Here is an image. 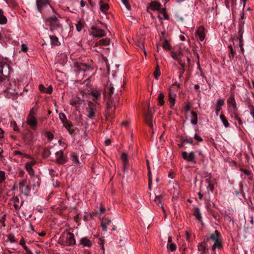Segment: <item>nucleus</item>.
<instances>
[{
	"instance_id": "58836bf2",
	"label": "nucleus",
	"mask_w": 254,
	"mask_h": 254,
	"mask_svg": "<svg viewBox=\"0 0 254 254\" xmlns=\"http://www.w3.org/2000/svg\"><path fill=\"white\" fill-rule=\"evenodd\" d=\"M164 96L163 93H159L158 97V101L160 105H163L164 104Z\"/></svg>"
},
{
	"instance_id": "f3484780",
	"label": "nucleus",
	"mask_w": 254,
	"mask_h": 254,
	"mask_svg": "<svg viewBox=\"0 0 254 254\" xmlns=\"http://www.w3.org/2000/svg\"><path fill=\"white\" fill-rule=\"evenodd\" d=\"M224 99H219L217 101L216 105V114L217 116L218 115L219 112L221 110L222 107L224 105Z\"/></svg>"
},
{
	"instance_id": "3c124183",
	"label": "nucleus",
	"mask_w": 254,
	"mask_h": 254,
	"mask_svg": "<svg viewBox=\"0 0 254 254\" xmlns=\"http://www.w3.org/2000/svg\"><path fill=\"white\" fill-rule=\"evenodd\" d=\"M50 154H51V152H50V150H45L44 151L43 155H44V157H48L50 155Z\"/></svg>"
},
{
	"instance_id": "f8f14e48",
	"label": "nucleus",
	"mask_w": 254,
	"mask_h": 254,
	"mask_svg": "<svg viewBox=\"0 0 254 254\" xmlns=\"http://www.w3.org/2000/svg\"><path fill=\"white\" fill-rule=\"evenodd\" d=\"M56 162L61 164H63L66 162V160L64 156L63 151L60 150L56 153Z\"/></svg>"
},
{
	"instance_id": "2f4dec72",
	"label": "nucleus",
	"mask_w": 254,
	"mask_h": 254,
	"mask_svg": "<svg viewBox=\"0 0 254 254\" xmlns=\"http://www.w3.org/2000/svg\"><path fill=\"white\" fill-rule=\"evenodd\" d=\"M222 244L220 240H218L217 241H214V244L212 246L213 251H215L216 249H220L222 247Z\"/></svg>"
},
{
	"instance_id": "39448f33",
	"label": "nucleus",
	"mask_w": 254,
	"mask_h": 254,
	"mask_svg": "<svg viewBox=\"0 0 254 254\" xmlns=\"http://www.w3.org/2000/svg\"><path fill=\"white\" fill-rule=\"evenodd\" d=\"M89 34L94 38H100L106 36V32L103 29L97 27L92 26Z\"/></svg>"
},
{
	"instance_id": "aec40b11",
	"label": "nucleus",
	"mask_w": 254,
	"mask_h": 254,
	"mask_svg": "<svg viewBox=\"0 0 254 254\" xmlns=\"http://www.w3.org/2000/svg\"><path fill=\"white\" fill-rule=\"evenodd\" d=\"M39 90L44 93L51 94L53 91V88L51 85L49 86L48 88H45L43 85L40 84L39 86Z\"/></svg>"
},
{
	"instance_id": "bb28decb",
	"label": "nucleus",
	"mask_w": 254,
	"mask_h": 254,
	"mask_svg": "<svg viewBox=\"0 0 254 254\" xmlns=\"http://www.w3.org/2000/svg\"><path fill=\"white\" fill-rule=\"evenodd\" d=\"M121 159L122 160L123 166H129L128 157L126 153H123L121 156Z\"/></svg>"
},
{
	"instance_id": "09e8293b",
	"label": "nucleus",
	"mask_w": 254,
	"mask_h": 254,
	"mask_svg": "<svg viewBox=\"0 0 254 254\" xmlns=\"http://www.w3.org/2000/svg\"><path fill=\"white\" fill-rule=\"evenodd\" d=\"M5 179V173L3 171H0V183L3 182Z\"/></svg>"
},
{
	"instance_id": "a211bd4d",
	"label": "nucleus",
	"mask_w": 254,
	"mask_h": 254,
	"mask_svg": "<svg viewBox=\"0 0 254 254\" xmlns=\"http://www.w3.org/2000/svg\"><path fill=\"white\" fill-rule=\"evenodd\" d=\"M227 103L229 107H232L234 110H236V104L234 95H231L230 97L228 99Z\"/></svg>"
},
{
	"instance_id": "c9c22d12",
	"label": "nucleus",
	"mask_w": 254,
	"mask_h": 254,
	"mask_svg": "<svg viewBox=\"0 0 254 254\" xmlns=\"http://www.w3.org/2000/svg\"><path fill=\"white\" fill-rule=\"evenodd\" d=\"M25 167L27 171L28 172L29 174L30 175H34V171L33 168H32V166H30V164H25Z\"/></svg>"
},
{
	"instance_id": "1a4fd4ad",
	"label": "nucleus",
	"mask_w": 254,
	"mask_h": 254,
	"mask_svg": "<svg viewBox=\"0 0 254 254\" xmlns=\"http://www.w3.org/2000/svg\"><path fill=\"white\" fill-rule=\"evenodd\" d=\"M150 8L153 10H160V13L164 15L165 19L168 18V16L167 15L164 8H161V4L157 1H152L150 3Z\"/></svg>"
},
{
	"instance_id": "f257e3e1",
	"label": "nucleus",
	"mask_w": 254,
	"mask_h": 254,
	"mask_svg": "<svg viewBox=\"0 0 254 254\" xmlns=\"http://www.w3.org/2000/svg\"><path fill=\"white\" fill-rule=\"evenodd\" d=\"M45 22L46 25L49 26L51 31H55L59 34H61L63 32V26L57 17L55 16L48 17L46 19Z\"/></svg>"
},
{
	"instance_id": "79ce46f5",
	"label": "nucleus",
	"mask_w": 254,
	"mask_h": 254,
	"mask_svg": "<svg viewBox=\"0 0 254 254\" xmlns=\"http://www.w3.org/2000/svg\"><path fill=\"white\" fill-rule=\"evenodd\" d=\"M98 43H99L100 44V43H101L103 45L107 46L110 44V40L109 38H106V39L101 40Z\"/></svg>"
},
{
	"instance_id": "13d9d810",
	"label": "nucleus",
	"mask_w": 254,
	"mask_h": 254,
	"mask_svg": "<svg viewBox=\"0 0 254 254\" xmlns=\"http://www.w3.org/2000/svg\"><path fill=\"white\" fill-rule=\"evenodd\" d=\"M101 226L105 232L107 231V225L105 223H102Z\"/></svg>"
},
{
	"instance_id": "6e6552de",
	"label": "nucleus",
	"mask_w": 254,
	"mask_h": 254,
	"mask_svg": "<svg viewBox=\"0 0 254 254\" xmlns=\"http://www.w3.org/2000/svg\"><path fill=\"white\" fill-rule=\"evenodd\" d=\"M9 73L8 64L0 63V81L4 79Z\"/></svg>"
},
{
	"instance_id": "8fccbe9b",
	"label": "nucleus",
	"mask_w": 254,
	"mask_h": 254,
	"mask_svg": "<svg viewBox=\"0 0 254 254\" xmlns=\"http://www.w3.org/2000/svg\"><path fill=\"white\" fill-rule=\"evenodd\" d=\"M28 50V47L25 44H22L21 45V51L23 52H26Z\"/></svg>"
},
{
	"instance_id": "4468645a",
	"label": "nucleus",
	"mask_w": 254,
	"mask_h": 254,
	"mask_svg": "<svg viewBox=\"0 0 254 254\" xmlns=\"http://www.w3.org/2000/svg\"><path fill=\"white\" fill-rule=\"evenodd\" d=\"M79 244L82 245L83 247L90 248L92 245V241L88 239L86 237H82L79 240Z\"/></svg>"
},
{
	"instance_id": "9d476101",
	"label": "nucleus",
	"mask_w": 254,
	"mask_h": 254,
	"mask_svg": "<svg viewBox=\"0 0 254 254\" xmlns=\"http://www.w3.org/2000/svg\"><path fill=\"white\" fill-rule=\"evenodd\" d=\"M207 242L204 240L201 243L198 244L197 250L200 252L199 254H209L208 248L206 245Z\"/></svg>"
},
{
	"instance_id": "49530a36",
	"label": "nucleus",
	"mask_w": 254,
	"mask_h": 254,
	"mask_svg": "<svg viewBox=\"0 0 254 254\" xmlns=\"http://www.w3.org/2000/svg\"><path fill=\"white\" fill-rule=\"evenodd\" d=\"M10 126L12 127H13L14 131H17L18 130V127H17L15 122L11 121L10 122Z\"/></svg>"
},
{
	"instance_id": "bf43d9fd",
	"label": "nucleus",
	"mask_w": 254,
	"mask_h": 254,
	"mask_svg": "<svg viewBox=\"0 0 254 254\" xmlns=\"http://www.w3.org/2000/svg\"><path fill=\"white\" fill-rule=\"evenodd\" d=\"M177 61H178L179 64H180L182 67H184L185 66V63H184V62H183V61H182L181 59H178L177 60Z\"/></svg>"
},
{
	"instance_id": "ea45409f",
	"label": "nucleus",
	"mask_w": 254,
	"mask_h": 254,
	"mask_svg": "<svg viewBox=\"0 0 254 254\" xmlns=\"http://www.w3.org/2000/svg\"><path fill=\"white\" fill-rule=\"evenodd\" d=\"M100 45V43L97 42L94 47L92 48V50L94 51H95L96 52H98L99 53L102 52V49L101 48H97L98 46Z\"/></svg>"
},
{
	"instance_id": "0eeeda50",
	"label": "nucleus",
	"mask_w": 254,
	"mask_h": 254,
	"mask_svg": "<svg viewBox=\"0 0 254 254\" xmlns=\"http://www.w3.org/2000/svg\"><path fill=\"white\" fill-rule=\"evenodd\" d=\"M144 119L145 123L148 126L150 127L152 129V132L153 133V114L152 113L150 109V106L148 105V111L146 113H144Z\"/></svg>"
},
{
	"instance_id": "e433bc0d",
	"label": "nucleus",
	"mask_w": 254,
	"mask_h": 254,
	"mask_svg": "<svg viewBox=\"0 0 254 254\" xmlns=\"http://www.w3.org/2000/svg\"><path fill=\"white\" fill-rule=\"evenodd\" d=\"M206 183H207L208 184V185L207 187V190L208 192H209L210 191L212 192L214 190L213 185L210 183V180L208 179H207L206 180Z\"/></svg>"
},
{
	"instance_id": "ddd939ff",
	"label": "nucleus",
	"mask_w": 254,
	"mask_h": 254,
	"mask_svg": "<svg viewBox=\"0 0 254 254\" xmlns=\"http://www.w3.org/2000/svg\"><path fill=\"white\" fill-rule=\"evenodd\" d=\"M96 110L93 107L91 103H89L88 107L87 109V116L90 119H92L95 116Z\"/></svg>"
},
{
	"instance_id": "c756f323",
	"label": "nucleus",
	"mask_w": 254,
	"mask_h": 254,
	"mask_svg": "<svg viewBox=\"0 0 254 254\" xmlns=\"http://www.w3.org/2000/svg\"><path fill=\"white\" fill-rule=\"evenodd\" d=\"M194 215L195 216V217L196 218V219L199 221L201 222V224H202V217H201V214H200V212L199 209L198 208H195Z\"/></svg>"
},
{
	"instance_id": "5701e85b",
	"label": "nucleus",
	"mask_w": 254,
	"mask_h": 254,
	"mask_svg": "<svg viewBox=\"0 0 254 254\" xmlns=\"http://www.w3.org/2000/svg\"><path fill=\"white\" fill-rule=\"evenodd\" d=\"M12 201L13 202V205L16 209H19L23 204V201L21 202L20 204H19V199L17 196L13 198Z\"/></svg>"
},
{
	"instance_id": "cd10ccee",
	"label": "nucleus",
	"mask_w": 254,
	"mask_h": 254,
	"mask_svg": "<svg viewBox=\"0 0 254 254\" xmlns=\"http://www.w3.org/2000/svg\"><path fill=\"white\" fill-rule=\"evenodd\" d=\"M72 161L76 165H80V163L78 160V156L75 153H72L70 155Z\"/></svg>"
},
{
	"instance_id": "393cba45",
	"label": "nucleus",
	"mask_w": 254,
	"mask_h": 254,
	"mask_svg": "<svg viewBox=\"0 0 254 254\" xmlns=\"http://www.w3.org/2000/svg\"><path fill=\"white\" fill-rule=\"evenodd\" d=\"M190 118V122L191 124L195 125L197 124V116L195 112H192L191 113Z\"/></svg>"
},
{
	"instance_id": "412c9836",
	"label": "nucleus",
	"mask_w": 254,
	"mask_h": 254,
	"mask_svg": "<svg viewBox=\"0 0 254 254\" xmlns=\"http://www.w3.org/2000/svg\"><path fill=\"white\" fill-rule=\"evenodd\" d=\"M219 239V233L218 231L216 230L214 233L211 235L210 238H207L205 241L207 242L209 240H212L213 241H216Z\"/></svg>"
},
{
	"instance_id": "6ab92c4d",
	"label": "nucleus",
	"mask_w": 254,
	"mask_h": 254,
	"mask_svg": "<svg viewBox=\"0 0 254 254\" xmlns=\"http://www.w3.org/2000/svg\"><path fill=\"white\" fill-rule=\"evenodd\" d=\"M49 2L47 0H37L36 4L38 9L40 11L41 8L47 5Z\"/></svg>"
},
{
	"instance_id": "423d86ee",
	"label": "nucleus",
	"mask_w": 254,
	"mask_h": 254,
	"mask_svg": "<svg viewBox=\"0 0 254 254\" xmlns=\"http://www.w3.org/2000/svg\"><path fill=\"white\" fill-rule=\"evenodd\" d=\"M62 241L66 246H72L75 244L74 235L71 233H67L64 234Z\"/></svg>"
},
{
	"instance_id": "c85d7f7f",
	"label": "nucleus",
	"mask_w": 254,
	"mask_h": 254,
	"mask_svg": "<svg viewBox=\"0 0 254 254\" xmlns=\"http://www.w3.org/2000/svg\"><path fill=\"white\" fill-rule=\"evenodd\" d=\"M7 18L3 15V10L0 9V24L3 25L7 23Z\"/></svg>"
},
{
	"instance_id": "a19ab883",
	"label": "nucleus",
	"mask_w": 254,
	"mask_h": 254,
	"mask_svg": "<svg viewBox=\"0 0 254 254\" xmlns=\"http://www.w3.org/2000/svg\"><path fill=\"white\" fill-rule=\"evenodd\" d=\"M153 74H154V76L155 78L156 79H157L158 77L160 75V70H159V66L158 65L156 67V69H155V71L154 72Z\"/></svg>"
},
{
	"instance_id": "4d7b16f0",
	"label": "nucleus",
	"mask_w": 254,
	"mask_h": 254,
	"mask_svg": "<svg viewBox=\"0 0 254 254\" xmlns=\"http://www.w3.org/2000/svg\"><path fill=\"white\" fill-rule=\"evenodd\" d=\"M194 138L196 140H198V141H202V138L200 136L197 135L196 134L194 135Z\"/></svg>"
},
{
	"instance_id": "72a5a7b5",
	"label": "nucleus",
	"mask_w": 254,
	"mask_h": 254,
	"mask_svg": "<svg viewBox=\"0 0 254 254\" xmlns=\"http://www.w3.org/2000/svg\"><path fill=\"white\" fill-rule=\"evenodd\" d=\"M100 7L101 10L103 12L105 13L108 10L109 5L107 3H102L101 1Z\"/></svg>"
},
{
	"instance_id": "7c9ffc66",
	"label": "nucleus",
	"mask_w": 254,
	"mask_h": 254,
	"mask_svg": "<svg viewBox=\"0 0 254 254\" xmlns=\"http://www.w3.org/2000/svg\"><path fill=\"white\" fill-rule=\"evenodd\" d=\"M51 44L52 45L58 46L59 44L58 38L55 36H50Z\"/></svg>"
},
{
	"instance_id": "473e14b6",
	"label": "nucleus",
	"mask_w": 254,
	"mask_h": 254,
	"mask_svg": "<svg viewBox=\"0 0 254 254\" xmlns=\"http://www.w3.org/2000/svg\"><path fill=\"white\" fill-rule=\"evenodd\" d=\"M91 94L94 98V100H98L101 97V93L98 90L92 91Z\"/></svg>"
},
{
	"instance_id": "774afa93",
	"label": "nucleus",
	"mask_w": 254,
	"mask_h": 254,
	"mask_svg": "<svg viewBox=\"0 0 254 254\" xmlns=\"http://www.w3.org/2000/svg\"><path fill=\"white\" fill-rule=\"evenodd\" d=\"M186 239L188 241H189L190 238V235L189 234L188 232H187V231L186 232Z\"/></svg>"
},
{
	"instance_id": "603ef678",
	"label": "nucleus",
	"mask_w": 254,
	"mask_h": 254,
	"mask_svg": "<svg viewBox=\"0 0 254 254\" xmlns=\"http://www.w3.org/2000/svg\"><path fill=\"white\" fill-rule=\"evenodd\" d=\"M148 180H152V178H151L152 175H151L150 166H148Z\"/></svg>"
},
{
	"instance_id": "052dcab7",
	"label": "nucleus",
	"mask_w": 254,
	"mask_h": 254,
	"mask_svg": "<svg viewBox=\"0 0 254 254\" xmlns=\"http://www.w3.org/2000/svg\"><path fill=\"white\" fill-rule=\"evenodd\" d=\"M23 248L24 249L27 254H32V253L29 250V249L26 246H23Z\"/></svg>"
},
{
	"instance_id": "c03bdc74",
	"label": "nucleus",
	"mask_w": 254,
	"mask_h": 254,
	"mask_svg": "<svg viewBox=\"0 0 254 254\" xmlns=\"http://www.w3.org/2000/svg\"><path fill=\"white\" fill-rule=\"evenodd\" d=\"M59 118L62 123H64V122H65L67 120L66 116L63 113L59 114Z\"/></svg>"
},
{
	"instance_id": "5fc2aeb1",
	"label": "nucleus",
	"mask_w": 254,
	"mask_h": 254,
	"mask_svg": "<svg viewBox=\"0 0 254 254\" xmlns=\"http://www.w3.org/2000/svg\"><path fill=\"white\" fill-rule=\"evenodd\" d=\"M107 225H109L111 223V220L108 218L104 219V222Z\"/></svg>"
},
{
	"instance_id": "4c0bfd02",
	"label": "nucleus",
	"mask_w": 254,
	"mask_h": 254,
	"mask_svg": "<svg viewBox=\"0 0 254 254\" xmlns=\"http://www.w3.org/2000/svg\"><path fill=\"white\" fill-rule=\"evenodd\" d=\"M162 47L164 49L169 51L170 49V44L167 40H165L162 44Z\"/></svg>"
},
{
	"instance_id": "dca6fc26",
	"label": "nucleus",
	"mask_w": 254,
	"mask_h": 254,
	"mask_svg": "<svg viewBox=\"0 0 254 254\" xmlns=\"http://www.w3.org/2000/svg\"><path fill=\"white\" fill-rule=\"evenodd\" d=\"M26 180H23L21 182H19V189L21 192L26 193L28 192V187L26 185Z\"/></svg>"
},
{
	"instance_id": "b1692460",
	"label": "nucleus",
	"mask_w": 254,
	"mask_h": 254,
	"mask_svg": "<svg viewBox=\"0 0 254 254\" xmlns=\"http://www.w3.org/2000/svg\"><path fill=\"white\" fill-rule=\"evenodd\" d=\"M64 126L68 130L70 134H72L74 132L73 129H71V123L69 122L66 120L65 122L63 123Z\"/></svg>"
},
{
	"instance_id": "2eb2a0df",
	"label": "nucleus",
	"mask_w": 254,
	"mask_h": 254,
	"mask_svg": "<svg viewBox=\"0 0 254 254\" xmlns=\"http://www.w3.org/2000/svg\"><path fill=\"white\" fill-rule=\"evenodd\" d=\"M196 33L197 35L198 36L199 39L200 41H202L204 40L205 38V34H204V28L202 26H199L196 32Z\"/></svg>"
},
{
	"instance_id": "6e6d98bb",
	"label": "nucleus",
	"mask_w": 254,
	"mask_h": 254,
	"mask_svg": "<svg viewBox=\"0 0 254 254\" xmlns=\"http://www.w3.org/2000/svg\"><path fill=\"white\" fill-rule=\"evenodd\" d=\"M235 53H236V51H233V53L232 52H231L230 54L229 55V58L230 59H233Z\"/></svg>"
},
{
	"instance_id": "37998d69",
	"label": "nucleus",
	"mask_w": 254,
	"mask_h": 254,
	"mask_svg": "<svg viewBox=\"0 0 254 254\" xmlns=\"http://www.w3.org/2000/svg\"><path fill=\"white\" fill-rule=\"evenodd\" d=\"M76 27L77 31L78 32H80L82 29L83 27V25L80 21H78V23L76 24Z\"/></svg>"
},
{
	"instance_id": "de8ad7c7",
	"label": "nucleus",
	"mask_w": 254,
	"mask_h": 254,
	"mask_svg": "<svg viewBox=\"0 0 254 254\" xmlns=\"http://www.w3.org/2000/svg\"><path fill=\"white\" fill-rule=\"evenodd\" d=\"M122 2L125 4L126 8L128 10H130L131 8V6L129 5V4L128 2V0H122Z\"/></svg>"
},
{
	"instance_id": "f03ea898",
	"label": "nucleus",
	"mask_w": 254,
	"mask_h": 254,
	"mask_svg": "<svg viewBox=\"0 0 254 254\" xmlns=\"http://www.w3.org/2000/svg\"><path fill=\"white\" fill-rule=\"evenodd\" d=\"M19 84L17 85L15 81H13L9 83L6 89L4 90V92L8 98H13L19 94L18 86Z\"/></svg>"
},
{
	"instance_id": "7ed1b4c3",
	"label": "nucleus",
	"mask_w": 254,
	"mask_h": 254,
	"mask_svg": "<svg viewBox=\"0 0 254 254\" xmlns=\"http://www.w3.org/2000/svg\"><path fill=\"white\" fill-rule=\"evenodd\" d=\"M107 90H108V94L110 98L107 102V108L111 110V112H113L116 109V103L119 102V99L118 97H116L114 99L112 97V95L114 91V87L112 84L110 85V86L107 89Z\"/></svg>"
},
{
	"instance_id": "9b49d317",
	"label": "nucleus",
	"mask_w": 254,
	"mask_h": 254,
	"mask_svg": "<svg viewBox=\"0 0 254 254\" xmlns=\"http://www.w3.org/2000/svg\"><path fill=\"white\" fill-rule=\"evenodd\" d=\"M182 156L183 158L188 162H191L194 161V158L195 157L193 152H191L189 153L186 151H184L182 152Z\"/></svg>"
},
{
	"instance_id": "680f3d73",
	"label": "nucleus",
	"mask_w": 254,
	"mask_h": 254,
	"mask_svg": "<svg viewBox=\"0 0 254 254\" xmlns=\"http://www.w3.org/2000/svg\"><path fill=\"white\" fill-rule=\"evenodd\" d=\"M142 45H143L142 42L141 40H140V41H138L137 43H136V45L137 47H138V48H139L140 49V47H142Z\"/></svg>"
},
{
	"instance_id": "4be33fe9",
	"label": "nucleus",
	"mask_w": 254,
	"mask_h": 254,
	"mask_svg": "<svg viewBox=\"0 0 254 254\" xmlns=\"http://www.w3.org/2000/svg\"><path fill=\"white\" fill-rule=\"evenodd\" d=\"M162 196L158 195L156 196L155 198L154 201L156 202L157 204L162 208L163 212L165 213V210L163 208V204H162Z\"/></svg>"
},
{
	"instance_id": "a18cd8bd",
	"label": "nucleus",
	"mask_w": 254,
	"mask_h": 254,
	"mask_svg": "<svg viewBox=\"0 0 254 254\" xmlns=\"http://www.w3.org/2000/svg\"><path fill=\"white\" fill-rule=\"evenodd\" d=\"M167 247L171 251H174L176 249V246L174 243L168 244Z\"/></svg>"
},
{
	"instance_id": "338daca9",
	"label": "nucleus",
	"mask_w": 254,
	"mask_h": 254,
	"mask_svg": "<svg viewBox=\"0 0 254 254\" xmlns=\"http://www.w3.org/2000/svg\"><path fill=\"white\" fill-rule=\"evenodd\" d=\"M14 154H15V155H20V156H22L23 155V153H22V152H21L19 151H15Z\"/></svg>"
},
{
	"instance_id": "f704fd0d",
	"label": "nucleus",
	"mask_w": 254,
	"mask_h": 254,
	"mask_svg": "<svg viewBox=\"0 0 254 254\" xmlns=\"http://www.w3.org/2000/svg\"><path fill=\"white\" fill-rule=\"evenodd\" d=\"M224 126L225 127H228L229 126V124L227 120V119L225 118L224 115H221L220 117Z\"/></svg>"
},
{
	"instance_id": "e2e57ef3",
	"label": "nucleus",
	"mask_w": 254,
	"mask_h": 254,
	"mask_svg": "<svg viewBox=\"0 0 254 254\" xmlns=\"http://www.w3.org/2000/svg\"><path fill=\"white\" fill-rule=\"evenodd\" d=\"M111 142V141L110 139H107L105 141V145L107 146L110 145Z\"/></svg>"
},
{
	"instance_id": "20e7f679",
	"label": "nucleus",
	"mask_w": 254,
	"mask_h": 254,
	"mask_svg": "<svg viewBox=\"0 0 254 254\" xmlns=\"http://www.w3.org/2000/svg\"><path fill=\"white\" fill-rule=\"evenodd\" d=\"M36 116V110L33 108L31 109L27 119V124L33 128H34L37 125V121Z\"/></svg>"
},
{
	"instance_id": "864d4df0",
	"label": "nucleus",
	"mask_w": 254,
	"mask_h": 254,
	"mask_svg": "<svg viewBox=\"0 0 254 254\" xmlns=\"http://www.w3.org/2000/svg\"><path fill=\"white\" fill-rule=\"evenodd\" d=\"M171 57L174 59V60H177L179 58H178V56L174 52H172L171 53Z\"/></svg>"
},
{
	"instance_id": "0e129e2a",
	"label": "nucleus",
	"mask_w": 254,
	"mask_h": 254,
	"mask_svg": "<svg viewBox=\"0 0 254 254\" xmlns=\"http://www.w3.org/2000/svg\"><path fill=\"white\" fill-rule=\"evenodd\" d=\"M35 163H36V161H35V160H32V161H30V162H28L26 163V164H30V166H32V165H34V164H35Z\"/></svg>"
},
{
	"instance_id": "69168bd1",
	"label": "nucleus",
	"mask_w": 254,
	"mask_h": 254,
	"mask_svg": "<svg viewBox=\"0 0 254 254\" xmlns=\"http://www.w3.org/2000/svg\"><path fill=\"white\" fill-rule=\"evenodd\" d=\"M9 240L11 243H14L15 242V239L13 236L9 237Z\"/></svg>"
},
{
	"instance_id": "a878e982",
	"label": "nucleus",
	"mask_w": 254,
	"mask_h": 254,
	"mask_svg": "<svg viewBox=\"0 0 254 254\" xmlns=\"http://www.w3.org/2000/svg\"><path fill=\"white\" fill-rule=\"evenodd\" d=\"M175 94L169 92V99L170 104V107L171 108L174 106L175 103Z\"/></svg>"
}]
</instances>
